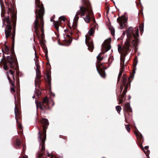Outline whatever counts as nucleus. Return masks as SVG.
I'll return each instance as SVG.
<instances>
[{"label":"nucleus","mask_w":158,"mask_h":158,"mask_svg":"<svg viewBox=\"0 0 158 158\" xmlns=\"http://www.w3.org/2000/svg\"><path fill=\"white\" fill-rule=\"evenodd\" d=\"M44 138L42 139V140H41L42 142V143L43 144H44V143L45 142V137H46V132L45 133H44Z\"/></svg>","instance_id":"nucleus-30"},{"label":"nucleus","mask_w":158,"mask_h":158,"mask_svg":"<svg viewBox=\"0 0 158 158\" xmlns=\"http://www.w3.org/2000/svg\"><path fill=\"white\" fill-rule=\"evenodd\" d=\"M122 102H123V100L122 99H120L119 100V103H122Z\"/></svg>","instance_id":"nucleus-42"},{"label":"nucleus","mask_w":158,"mask_h":158,"mask_svg":"<svg viewBox=\"0 0 158 158\" xmlns=\"http://www.w3.org/2000/svg\"><path fill=\"white\" fill-rule=\"evenodd\" d=\"M121 61H122V59L121 58Z\"/></svg>","instance_id":"nucleus-56"},{"label":"nucleus","mask_w":158,"mask_h":158,"mask_svg":"<svg viewBox=\"0 0 158 158\" xmlns=\"http://www.w3.org/2000/svg\"><path fill=\"white\" fill-rule=\"evenodd\" d=\"M18 127L20 129H21L22 128V126L20 124L19 125Z\"/></svg>","instance_id":"nucleus-41"},{"label":"nucleus","mask_w":158,"mask_h":158,"mask_svg":"<svg viewBox=\"0 0 158 158\" xmlns=\"http://www.w3.org/2000/svg\"><path fill=\"white\" fill-rule=\"evenodd\" d=\"M124 60H125V59H124V60H123V67L122 68L121 70L120 71V72L119 73L118 75V80H119L120 77L122 75V72L124 70Z\"/></svg>","instance_id":"nucleus-13"},{"label":"nucleus","mask_w":158,"mask_h":158,"mask_svg":"<svg viewBox=\"0 0 158 158\" xmlns=\"http://www.w3.org/2000/svg\"><path fill=\"white\" fill-rule=\"evenodd\" d=\"M148 146H146L145 147V148L146 149H148Z\"/></svg>","instance_id":"nucleus-43"},{"label":"nucleus","mask_w":158,"mask_h":158,"mask_svg":"<svg viewBox=\"0 0 158 158\" xmlns=\"http://www.w3.org/2000/svg\"><path fill=\"white\" fill-rule=\"evenodd\" d=\"M126 21V19H125L124 22H122V21H120V28L121 29H123L125 26L124 23Z\"/></svg>","instance_id":"nucleus-15"},{"label":"nucleus","mask_w":158,"mask_h":158,"mask_svg":"<svg viewBox=\"0 0 158 158\" xmlns=\"http://www.w3.org/2000/svg\"><path fill=\"white\" fill-rule=\"evenodd\" d=\"M126 34V32L125 31H124L123 33V35H125Z\"/></svg>","instance_id":"nucleus-44"},{"label":"nucleus","mask_w":158,"mask_h":158,"mask_svg":"<svg viewBox=\"0 0 158 158\" xmlns=\"http://www.w3.org/2000/svg\"><path fill=\"white\" fill-rule=\"evenodd\" d=\"M123 18H121V20H123Z\"/></svg>","instance_id":"nucleus-53"},{"label":"nucleus","mask_w":158,"mask_h":158,"mask_svg":"<svg viewBox=\"0 0 158 158\" xmlns=\"http://www.w3.org/2000/svg\"><path fill=\"white\" fill-rule=\"evenodd\" d=\"M125 109L127 110H128L129 111L131 112L132 110L130 107V103L128 102H127L125 103Z\"/></svg>","instance_id":"nucleus-12"},{"label":"nucleus","mask_w":158,"mask_h":158,"mask_svg":"<svg viewBox=\"0 0 158 158\" xmlns=\"http://www.w3.org/2000/svg\"><path fill=\"white\" fill-rule=\"evenodd\" d=\"M9 81V82L10 83V84H11L12 85L14 86V85L13 83L11 82V79H10V77L9 76H8L7 77Z\"/></svg>","instance_id":"nucleus-32"},{"label":"nucleus","mask_w":158,"mask_h":158,"mask_svg":"<svg viewBox=\"0 0 158 158\" xmlns=\"http://www.w3.org/2000/svg\"><path fill=\"white\" fill-rule=\"evenodd\" d=\"M43 156V153H38L36 155V158H44Z\"/></svg>","instance_id":"nucleus-20"},{"label":"nucleus","mask_w":158,"mask_h":158,"mask_svg":"<svg viewBox=\"0 0 158 158\" xmlns=\"http://www.w3.org/2000/svg\"><path fill=\"white\" fill-rule=\"evenodd\" d=\"M123 85H121L120 87V88H121V92H122V90H123Z\"/></svg>","instance_id":"nucleus-40"},{"label":"nucleus","mask_w":158,"mask_h":158,"mask_svg":"<svg viewBox=\"0 0 158 158\" xmlns=\"http://www.w3.org/2000/svg\"><path fill=\"white\" fill-rule=\"evenodd\" d=\"M47 79L48 82H50V77L49 75H47Z\"/></svg>","instance_id":"nucleus-37"},{"label":"nucleus","mask_w":158,"mask_h":158,"mask_svg":"<svg viewBox=\"0 0 158 158\" xmlns=\"http://www.w3.org/2000/svg\"><path fill=\"white\" fill-rule=\"evenodd\" d=\"M7 60L8 62L10 63L11 66V64H12L13 59L11 55L10 56H7Z\"/></svg>","instance_id":"nucleus-17"},{"label":"nucleus","mask_w":158,"mask_h":158,"mask_svg":"<svg viewBox=\"0 0 158 158\" xmlns=\"http://www.w3.org/2000/svg\"><path fill=\"white\" fill-rule=\"evenodd\" d=\"M35 97V96H33L32 97V98H34Z\"/></svg>","instance_id":"nucleus-49"},{"label":"nucleus","mask_w":158,"mask_h":158,"mask_svg":"<svg viewBox=\"0 0 158 158\" xmlns=\"http://www.w3.org/2000/svg\"><path fill=\"white\" fill-rule=\"evenodd\" d=\"M41 92L40 91L38 90V91H37L36 93H35V94L38 96L39 95H40L41 94Z\"/></svg>","instance_id":"nucleus-36"},{"label":"nucleus","mask_w":158,"mask_h":158,"mask_svg":"<svg viewBox=\"0 0 158 158\" xmlns=\"http://www.w3.org/2000/svg\"><path fill=\"white\" fill-rule=\"evenodd\" d=\"M35 53H35V56L36 57V54H35Z\"/></svg>","instance_id":"nucleus-48"},{"label":"nucleus","mask_w":158,"mask_h":158,"mask_svg":"<svg viewBox=\"0 0 158 158\" xmlns=\"http://www.w3.org/2000/svg\"><path fill=\"white\" fill-rule=\"evenodd\" d=\"M48 99L47 97H45L44 98L43 100V103L47 104V105L48 104Z\"/></svg>","instance_id":"nucleus-24"},{"label":"nucleus","mask_w":158,"mask_h":158,"mask_svg":"<svg viewBox=\"0 0 158 158\" xmlns=\"http://www.w3.org/2000/svg\"><path fill=\"white\" fill-rule=\"evenodd\" d=\"M97 70L98 73L100 76L102 78H104L105 76V71L103 70H102L100 71H98L97 69Z\"/></svg>","instance_id":"nucleus-11"},{"label":"nucleus","mask_w":158,"mask_h":158,"mask_svg":"<svg viewBox=\"0 0 158 158\" xmlns=\"http://www.w3.org/2000/svg\"><path fill=\"white\" fill-rule=\"evenodd\" d=\"M35 64L36 65V80L35 81V84L36 85V81H37L38 80H39L40 78V72L39 69L38 67V65H36V63L35 61Z\"/></svg>","instance_id":"nucleus-8"},{"label":"nucleus","mask_w":158,"mask_h":158,"mask_svg":"<svg viewBox=\"0 0 158 158\" xmlns=\"http://www.w3.org/2000/svg\"><path fill=\"white\" fill-rule=\"evenodd\" d=\"M0 4L1 6L2 7V4H3V2L2 0H0Z\"/></svg>","instance_id":"nucleus-38"},{"label":"nucleus","mask_w":158,"mask_h":158,"mask_svg":"<svg viewBox=\"0 0 158 158\" xmlns=\"http://www.w3.org/2000/svg\"><path fill=\"white\" fill-rule=\"evenodd\" d=\"M118 51L120 52V47H118Z\"/></svg>","instance_id":"nucleus-45"},{"label":"nucleus","mask_w":158,"mask_h":158,"mask_svg":"<svg viewBox=\"0 0 158 158\" xmlns=\"http://www.w3.org/2000/svg\"><path fill=\"white\" fill-rule=\"evenodd\" d=\"M16 121H17V122H18V120L17 118H16Z\"/></svg>","instance_id":"nucleus-54"},{"label":"nucleus","mask_w":158,"mask_h":158,"mask_svg":"<svg viewBox=\"0 0 158 158\" xmlns=\"http://www.w3.org/2000/svg\"><path fill=\"white\" fill-rule=\"evenodd\" d=\"M41 150L43 152V151L45 149V147L44 144H42L41 145Z\"/></svg>","instance_id":"nucleus-35"},{"label":"nucleus","mask_w":158,"mask_h":158,"mask_svg":"<svg viewBox=\"0 0 158 158\" xmlns=\"http://www.w3.org/2000/svg\"><path fill=\"white\" fill-rule=\"evenodd\" d=\"M14 35H13L12 36V38H13V39L14 38Z\"/></svg>","instance_id":"nucleus-47"},{"label":"nucleus","mask_w":158,"mask_h":158,"mask_svg":"<svg viewBox=\"0 0 158 158\" xmlns=\"http://www.w3.org/2000/svg\"><path fill=\"white\" fill-rule=\"evenodd\" d=\"M4 57H3V58L2 59L1 62L2 61L3 58H4Z\"/></svg>","instance_id":"nucleus-46"},{"label":"nucleus","mask_w":158,"mask_h":158,"mask_svg":"<svg viewBox=\"0 0 158 158\" xmlns=\"http://www.w3.org/2000/svg\"><path fill=\"white\" fill-rule=\"evenodd\" d=\"M3 68L5 70H7L8 69V67L6 63H4V64Z\"/></svg>","instance_id":"nucleus-29"},{"label":"nucleus","mask_w":158,"mask_h":158,"mask_svg":"<svg viewBox=\"0 0 158 158\" xmlns=\"http://www.w3.org/2000/svg\"><path fill=\"white\" fill-rule=\"evenodd\" d=\"M7 73L8 75L10 74L12 76L13 78L15 80V77L14 76L13 74V73L12 71L11 70H9L7 72Z\"/></svg>","instance_id":"nucleus-21"},{"label":"nucleus","mask_w":158,"mask_h":158,"mask_svg":"<svg viewBox=\"0 0 158 158\" xmlns=\"http://www.w3.org/2000/svg\"><path fill=\"white\" fill-rule=\"evenodd\" d=\"M86 12L88 13L85 18H83L84 20L87 23L90 22L89 15H91L93 14V12L91 8V5L88 3L87 5V8L83 6H80V10H78L76 14V16L79 15L81 16H84L85 15Z\"/></svg>","instance_id":"nucleus-3"},{"label":"nucleus","mask_w":158,"mask_h":158,"mask_svg":"<svg viewBox=\"0 0 158 158\" xmlns=\"http://www.w3.org/2000/svg\"><path fill=\"white\" fill-rule=\"evenodd\" d=\"M11 90L13 91V92H15V89L13 87L11 88Z\"/></svg>","instance_id":"nucleus-39"},{"label":"nucleus","mask_w":158,"mask_h":158,"mask_svg":"<svg viewBox=\"0 0 158 158\" xmlns=\"http://www.w3.org/2000/svg\"><path fill=\"white\" fill-rule=\"evenodd\" d=\"M131 98V96H129V99H130Z\"/></svg>","instance_id":"nucleus-50"},{"label":"nucleus","mask_w":158,"mask_h":158,"mask_svg":"<svg viewBox=\"0 0 158 158\" xmlns=\"http://www.w3.org/2000/svg\"><path fill=\"white\" fill-rule=\"evenodd\" d=\"M111 41L110 39H108L105 40L102 44V50L103 52L100 53L97 56V59L99 61H100L103 58V57H101L100 55L103 54V52H106L109 51L111 48V45L110 43Z\"/></svg>","instance_id":"nucleus-5"},{"label":"nucleus","mask_w":158,"mask_h":158,"mask_svg":"<svg viewBox=\"0 0 158 158\" xmlns=\"http://www.w3.org/2000/svg\"><path fill=\"white\" fill-rule=\"evenodd\" d=\"M92 41L89 40L87 36H85V44L88 47V49L92 51L94 48V45L92 43Z\"/></svg>","instance_id":"nucleus-6"},{"label":"nucleus","mask_w":158,"mask_h":158,"mask_svg":"<svg viewBox=\"0 0 158 158\" xmlns=\"http://www.w3.org/2000/svg\"><path fill=\"white\" fill-rule=\"evenodd\" d=\"M54 25L55 28L58 31L59 26L60 25V23L59 21H57L54 23Z\"/></svg>","instance_id":"nucleus-18"},{"label":"nucleus","mask_w":158,"mask_h":158,"mask_svg":"<svg viewBox=\"0 0 158 158\" xmlns=\"http://www.w3.org/2000/svg\"><path fill=\"white\" fill-rule=\"evenodd\" d=\"M3 26H4V24H3V25H2V27H3Z\"/></svg>","instance_id":"nucleus-55"},{"label":"nucleus","mask_w":158,"mask_h":158,"mask_svg":"<svg viewBox=\"0 0 158 158\" xmlns=\"http://www.w3.org/2000/svg\"><path fill=\"white\" fill-rule=\"evenodd\" d=\"M137 62H136V64H135V66H136V64H137Z\"/></svg>","instance_id":"nucleus-51"},{"label":"nucleus","mask_w":158,"mask_h":158,"mask_svg":"<svg viewBox=\"0 0 158 158\" xmlns=\"http://www.w3.org/2000/svg\"><path fill=\"white\" fill-rule=\"evenodd\" d=\"M3 22L6 26L5 28V32L6 38H7L11 35V30L12 29L11 25V21L10 19L8 16L4 17L3 19Z\"/></svg>","instance_id":"nucleus-4"},{"label":"nucleus","mask_w":158,"mask_h":158,"mask_svg":"<svg viewBox=\"0 0 158 158\" xmlns=\"http://www.w3.org/2000/svg\"><path fill=\"white\" fill-rule=\"evenodd\" d=\"M59 19L62 21H64L65 19V17L64 16H61L59 18Z\"/></svg>","instance_id":"nucleus-33"},{"label":"nucleus","mask_w":158,"mask_h":158,"mask_svg":"<svg viewBox=\"0 0 158 158\" xmlns=\"http://www.w3.org/2000/svg\"><path fill=\"white\" fill-rule=\"evenodd\" d=\"M139 30L143 32V25L142 24L139 26Z\"/></svg>","instance_id":"nucleus-25"},{"label":"nucleus","mask_w":158,"mask_h":158,"mask_svg":"<svg viewBox=\"0 0 158 158\" xmlns=\"http://www.w3.org/2000/svg\"><path fill=\"white\" fill-rule=\"evenodd\" d=\"M9 49V48L7 46H5V50L6 51V52H5V53L6 54H8V53Z\"/></svg>","instance_id":"nucleus-28"},{"label":"nucleus","mask_w":158,"mask_h":158,"mask_svg":"<svg viewBox=\"0 0 158 158\" xmlns=\"http://www.w3.org/2000/svg\"><path fill=\"white\" fill-rule=\"evenodd\" d=\"M127 78L125 76V75L124 74L123 76V84L125 86H125L127 85V86H128V83H127Z\"/></svg>","instance_id":"nucleus-10"},{"label":"nucleus","mask_w":158,"mask_h":158,"mask_svg":"<svg viewBox=\"0 0 158 158\" xmlns=\"http://www.w3.org/2000/svg\"><path fill=\"white\" fill-rule=\"evenodd\" d=\"M127 85L125 86L124 91H123L122 94L121 95V97L122 98H124L125 95H126L127 93Z\"/></svg>","instance_id":"nucleus-14"},{"label":"nucleus","mask_w":158,"mask_h":158,"mask_svg":"<svg viewBox=\"0 0 158 158\" xmlns=\"http://www.w3.org/2000/svg\"><path fill=\"white\" fill-rule=\"evenodd\" d=\"M22 158H26L25 156H23Z\"/></svg>","instance_id":"nucleus-52"},{"label":"nucleus","mask_w":158,"mask_h":158,"mask_svg":"<svg viewBox=\"0 0 158 158\" xmlns=\"http://www.w3.org/2000/svg\"><path fill=\"white\" fill-rule=\"evenodd\" d=\"M20 141L19 139H17L16 141L15 145L17 146H19L20 145Z\"/></svg>","instance_id":"nucleus-26"},{"label":"nucleus","mask_w":158,"mask_h":158,"mask_svg":"<svg viewBox=\"0 0 158 158\" xmlns=\"http://www.w3.org/2000/svg\"><path fill=\"white\" fill-rule=\"evenodd\" d=\"M41 123L43 124V133H45L46 132V129L49 124L48 120L47 119L43 118L41 121Z\"/></svg>","instance_id":"nucleus-7"},{"label":"nucleus","mask_w":158,"mask_h":158,"mask_svg":"<svg viewBox=\"0 0 158 158\" xmlns=\"http://www.w3.org/2000/svg\"><path fill=\"white\" fill-rule=\"evenodd\" d=\"M35 2L37 4V8L35 11L36 18L34 22V27L35 32L38 35L40 30L44 33V22L42 16L44 14V9L43 5L39 3V0H35Z\"/></svg>","instance_id":"nucleus-1"},{"label":"nucleus","mask_w":158,"mask_h":158,"mask_svg":"<svg viewBox=\"0 0 158 158\" xmlns=\"http://www.w3.org/2000/svg\"><path fill=\"white\" fill-rule=\"evenodd\" d=\"M116 109L118 113H119L121 110V107L120 106L118 105L116 107Z\"/></svg>","instance_id":"nucleus-19"},{"label":"nucleus","mask_w":158,"mask_h":158,"mask_svg":"<svg viewBox=\"0 0 158 158\" xmlns=\"http://www.w3.org/2000/svg\"><path fill=\"white\" fill-rule=\"evenodd\" d=\"M125 128L128 132H130V127L128 125H127V124L125 125Z\"/></svg>","instance_id":"nucleus-23"},{"label":"nucleus","mask_w":158,"mask_h":158,"mask_svg":"<svg viewBox=\"0 0 158 158\" xmlns=\"http://www.w3.org/2000/svg\"><path fill=\"white\" fill-rule=\"evenodd\" d=\"M111 33L112 35H114L115 33V30L114 29H112L111 30Z\"/></svg>","instance_id":"nucleus-34"},{"label":"nucleus","mask_w":158,"mask_h":158,"mask_svg":"<svg viewBox=\"0 0 158 158\" xmlns=\"http://www.w3.org/2000/svg\"><path fill=\"white\" fill-rule=\"evenodd\" d=\"M38 134H39V136H38V140L39 141H41V135L40 131H39V132Z\"/></svg>","instance_id":"nucleus-31"},{"label":"nucleus","mask_w":158,"mask_h":158,"mask_svg":"<svg viewBox=\"0 0 158 158\" xmlns=\"http://www.w3.org/2000/svg\"><path fill=\"white\" fill-rule=\"evenodd\" d=\"M77 26V23L76 22H73V24L72 26V27H70V28L73 27L74 29H76Z\"/></svg>","instance_id":"nucleus-22"},{"label":"nucleus","mask_w":158,"mask_h":158,"mask_svg":"<svg viewBox=\"0 0 158 158\" xmlns=\"http://www.w3.org/2000/svg\"><path fill=\"white\" fill-rule=\"evenodd\" d=\"M94 29L93 28H91L88 31V34L89 36L92 35L94 33Z\"/></svg>","instance_id":"nucleus-16"},{"label":"nucleus","mask_w":158,"mask_h":158,"mask_svg":"<svg viewBox=\"0 0 158 158\" xmlns=\"http://www.w3.org/2000/svg\"><path fill=\"white\" fill-rule=\"evenodd\" d=\"M18 112H19V111H18V110L16 109V106H15V118H16V115H17Z\"/></svg>","instance_id":"nucleus-27"},{"label":"nucleus","mask_w":158,"mask_h":158,"mask_svg":"<svg viewBox=\"0 0 158 158\" xmlns=\"http://www.w3.org/2000/svg\"><path fill=\"white\" fill-rule=\"evenodd\" d=\"M35 102L36 105V107L37 109L38 107L40 109L43 110V106L46 109H47V108H46L45 106L44 105V104L42 103L41 102H39L38 103L36 102V101H35Z\"/></svg>","instance_id":"nucleus-9"},{"label":"nucleus","mask_w":158,"mask_h":158,"mask_svg":"<svg viewBox=\"0 0 158 158\" xmlns=\"http://www.w3.org/2000/svg\"><path fill=\"white\" fill-rule=\"evenodd\" d=\"M127 38L124 44V48L128 51L129 49L130 46V42L132 41L134 45H136L137 43V37L139 36V30L137 28L135 30V34L133 31V28L132 27H129L126 31Z\"/></svg>","instance_id":"nucleus-2"}]
</instances>
